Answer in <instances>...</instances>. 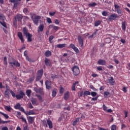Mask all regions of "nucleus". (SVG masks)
<instances>
[{"label":"nucleus","instance_id":"nucleus-14","mask_svg":"<svg viewBox=\"0 0 130 130\" xmlns=\"http://www.w3.org/2000/svg\"><path fill=\"white\" fill-rule=\"evenodd\" d=\"M108 83H109V84H110L111 85H114L115 82L114 80L113 79V77H111L110 79H109L108 80Z\"/></svg>","mask_w":130,"mask_h":130},{"label":"nucleus","instance_id":"nucleus-63","mask_svg":"<svg viewBox=\"0 0 130 130\" xmlns=\"http://www.w3.org/2000/svg\"><path fill=\"white\" fill-rule=\"evenodd\" d=\"M63 91H64V89L62 87H60V93L61 94L63 93Z\"/></svg>","mask_w":130,"mask_h":130},{"label":"nucleus","instance_id":"nucleus-20","mask_svg":"<svg viewBox=\"0 0 130 130\" xmlns=\"http://www.w3.org/2000/svg\"><path fill=\"white\" fill-rule=\"evenodd\" d=\"M25 114H26V115H34V114H35V112H34V111H33V110H30L29 112H27L26 113H25Z\"/></svg>","mask_w":130,"mask_h":130},{"label":"nucleus","instance_id":"nucleus-16","mask_svg":"<svg viewBox=\"0 0 130 130\" xmlns=\"http://www.w3.org/2000/svg\"><path fill=\"white\" fill-rule=\"evenodd\" d=\"M70 98V92L67 91L64 94V100H68Z\"/></svg>","mask_w":130,"mask_h":130},{"label":"nucleus","instance_id":"nucleus-52","mask_svg":"<svg viewBox=\"0 0 130 130\" xmlns=\"http://www.w3.org/2000/svg\"><path fill=\"white\" fill-rule=\"evenodd\" d=\"M52 27L53 29H54V30H55L56 31H57V30H58V26L52 25Z\"/></svg>","mask_w":130,"mask_h":130},{"label":"nucleus","instance_id":"nucleus-26","mask_svg":"<svg viewBox=\"0 0 130 130\" xmlns=\"http://www.w3.org/2000/svg\"><path fill=\"white\" fill-rule=\"evenodd\" d=\"M57 47L58 48H63V47H66V44H58Z\"/></svg>","mask_w":130,"mask_h":130},{"label":"nucleus","instance_id":"nucleus-6","mask_svg":"<svg viewBox=\"0 0 130 130\" xmlns=\"http://www.w3.org/2000/svg\"><path fill=\"white\" fill-rule=\"evenodd\" d=\"M17 36L20 40H21L22 43H24L25 40H24V38H23V34H22L21 32H18L17 34Z\"/></svg>","mask_w":130,"mask_h":130},{"label":"nucleus","instance_id":"nucleus-28","mask_svg":"<svg viewBox=\"0 0 130 130\" xmlns=\"http://www.w3.org/2000/svg\"><path fill=\"white\" fill-rule=\"evenodd\" d=\"M30 100H31V103L33 105H35V104H36V101H37L36 99L32 98L30 99Z\"/></svg>","mask_w":130,"mask_h":130},{"label":"nucleus","instance_id":"nucleus-4","mask_svg":"<svg viewBox=\"0 0 130 130\" xmlns=\"http://www.w3.org/2000/svg\"><path fill=\"white\" fill-rule=\"evenodd\" d=\"M40 19H41V16L38 15L36 16L34 18L32 17V20L35 25L38 24V22Z\"/></svg>","mask_w":130,"mask_h":130},{"label":"nucleus","instance_id":"nucleus-34","mask_svg":"<svg viewBox=\"0 0 130 130\" xmlns=\"http://www.w3.org/2000/svg\"><path fill=\"white\" fill-rule=\"evenodd\" d=\"M105 42H106V43H110V42H111V39L109 38H107L105 39Z\"/></svg>","mask_w":130,"mask_h":130},{"label":"nucleus","instance_id":"nucleus-5","mask_svg":"<svg viewBox=\"0 0 130 130\" xmlns=\"http://www.w3.org/2000/svg\"><path fill=\"white\" fill-rule=\"evenodd\" d=\"M25 96V93L23 92V91H20L19 92V94H16L15 95V97L18 99V100H20V99H22L24 98V96Z\"/></svg>","mask_w":130,"mask_h":130},{"label":"nucleus","instance_id":"nucleus-64","mask_svg":"<svg viewBox=\"0 0 130 130\" xmlns=\"http://www.w3.org/2000/svg\"><path fill=\"white\" fill-rule=\"evenodd\" d=\"M2 130H9V128L7 126H4L2 128Z\"/></svg>","mask_w":130,"mask_h":130},{"label":"nucleus","instance_id":"nucleus-59","mask_svg":"<svg viewBox=\"0 0 130 130\" xmlns=\"http://www.w3.org/2000/svg\"><path fill=\"white\" fill-rule=\"evenodd\" d=\"M26 59L28 60V61H29V62H31V61H32V60L31 59V58H29V56H26Z\"/></svg>","mask_w":130,"mask_h":130},{"label":"nucleus","instance_id":"nucleus-17","mask_svg":"<svg viewBox=\"0 0 130 130\" xmlns=\"http://www.w3.org/2000/svg\"><path fill=\"white\" fill-rule=\"evenodd\" d=\"M17 117L19 119H21L22 121H23V122H24V123H27V120H26V118L24 117V116H21L20 117L17 116Z\"/></svg>","mask_w":130,"mask_h":130},{"label":"nucleus","instance_id":"nucleus-43","mask_svg":"<svg viewBox=\"0 0 130 130\" xmlns=\"http://www.w3.org/2000/svg\"><path fill=\"white\" fill-rule=\"evenodd\" d=\"M116 13H117L118 15H121V16L122 15V14L121 13V10H120V9H117Z\"/></svg>","mask_w":130,"mask_h":130},{"label":"nucleus","instance_id":"nucleus-22","mask_svg":"<svg viewBox=\"0 0 130 130\" xmlns=\"http://www.w3.org/2000/svg\"><path fill=\"white\" fill-rule=\"evenodd\" d=\"M27 120L29 123H32V122H33V120H34V117L28 116L27 117Z\"/></svg>","mask_w":130,"mask_h":130},{"label":"nucleus","instance_id":"nucleus-54","mask_svg":"<svg viewBox=\"0 0 130 130\" xmlns=\"http://www.w3.org/2000/svg\"><path fill=\"white\" fill-rule=\"evenodd\" d=\"M10 93H11L12 97H16V94L13 91V90H10Z\"/></svg>","mask_w":130,"mask_h":130},{"label":"nucleus","instance_id":"nucleus-56","mask_svg":"<svg viewBox=\"0 0 130 130\" xmlns=\"http://www.w3.org/2000/svg\"><path fill=\"white\" fill-rule=\"evenodd\" d=\"M74 50H75V52H76V53H79V49H78V48H77V47H75L74 49Z\"/></svg>","mask_w":130,"mask_h":130},{"label":"nucleus","instance_id":"nucleus-49","mask_svg":"<svg viewBox=\"0 0 130 130\" xmlns=\"http://www.w3.org/2000/svg\"><path fill=\"white\" fill-rule=\"evenodd\" d=\"M122 91L124 93H126V92H127V87H123Z\"/></svg>","mask_w":130,"mask_h":130},{"label":"nucleus","instance_id":"nucleus-55","mask_svg":"<svg viewBox=\"0 0 130 130\" xmlns=\"http://www.w3.org/2000/svg\"><path fill=\"white\" fill-rule=\"evenodd\" d=\"M41 78H42V76H41L40 75H37V78H36V81H39V80H40V79H41Z\"/></svg>","mask_w":130,"mask_h":130},{"label":"nucleus","instance_id":"nucleus-37","mask_svg":"<svg viewBox=\"0 0 130 130\" xmlns=\"http://www.w3.org/2000/svg\"><path fill=\"white\" fill-rule=\"evenodd\" d=\"M80 120V118H77L75 120V121L73 123V125H75L77 124V123Z\"/></svg>","mask_w":130,"mask_h":130},{"label":"nucleus","instance_id":"nucleus-42","mask_svg":"<svg viewBox=\"0 0 130 130\" xmlns=\"http://www.w3.org/2000/svg\"><path fill=\"white\" fill-rule=\"evenodd\" d=\"M56 89H54L52 91V97H54L55 96H56Z\"/></svg>","mask_w":130,"mask_h":130},{"label":"nucleus","instance_id":"nucleus-8","mask_svg":"<svg viewBox=\"0 0 130 130\" xmlns=\"http://www.w3.org/2000/svg\"><path fill=\"white\" fill-rule=\"evenodd\" d=\"M45 85L46 89H48V90H50V89H51V82H49V81H46Z\"/></svg>","mask_w":130,"mask_h":130},{"label":"nucleus","instance_id":"nucleus-21","mask_svg":"<svg viewBox=\"0 0 130 130\" xmlns=\"http://www.w3.org/2000/svg\"><path fill=\"white\" fill-rule=\"evenodd\" d=\"M45 55L47 57H49V56H51V52L49 50L46 51L45 53Z\"/></svg>","mask_w":130,"mask_h":130},{"label":"nucleus","instance_id":"nucleus-23","mask_svg":"<svg viewBox=\"0 0 130 130\" xmlns=\"http://www.w3.org/2000/svg\"><path fill=\"white\" fill-rule=\"evenodd\" d=\"M31 92H32V91L31 90V89H27L26 91V94L27 97H29V98H30V96H31Z\"/></svg>","mask_w":130,"mask_h":130},{"label":"nucleus","instance_id":"nucleus-13","mask_svg":"<svg viewBox=\"0 0 130 130\" xmlns=\"http://www.w3.org/2000/svg\"><path fill=\"white\" fill-rule=\"evenodd\" d=\"M78 39L79 44L81 45V46H83L84 45V41H83V39L81 38V36H79L78 37Z\"/></svg>","mask_w":130,"mask_h":130},{"label":"nucleus","instance_id":"nucleus-53","mask_svg":"<svg viewBox=\"0 0 130 130\" xmlns=\"http://www.w3.org/2000/svg\"><path fill=\"white\" fill-rule=\"evenodd\" d=\"M102 15H103V16H104L105 17H107V16H108L107 12H106V11L103 12Z\"/></svg>","mask_w":130,"mask_h":130},{"label":"nucleus","instance_id":"nucleus-33","mask_svg":"<svg viewBox=\"0 0 130 130\" xmlns=\"http://www.w3.org/2000/svg\"><path fill=\"white\" fill-rule=\"evenodd\" d=\"M36 96L38 97L40 102H43V99H42V96H41V95L37 94Z\"/></svg>","mask_w":130,"mask_h":130},{"label":"nucleus","instance_id":"nucleus-50","mask_svg":"<svg viewBox=\"0 0 130 130\" xmlns=\"http://www.w3.org/2000/svg\"><path fill=\"white\" fill-rule=\"evenodd\" d=\"M6 110H8V111H11L12 108L10 106H6Z\"/></svg>","mask_w":130,"mask_h":130},{"label":"nucleus","instance_id":"nucleus-38","mask_svg":"<svg viewBox=\"0 0 130 130\" xmlns=\"http://www.w3.org/2000/svg\"><path fill=\"white\" fill-rule=\"evenodd\" d=\"M108 95H110V92H109V91H105L104 92V97H107Z\"/></svg>","mask_w":130,"mask_h":130},{"label":"nucleus","instance_id":"nucleus-35","mask_svg":"<svg viewBox=\"0 0 130 130\" xmlns=\"http://www.w3.org/2000/svg\"><path fill=\"white\" fill-rule=\"evenodd\" d=\"M14 66H15V67H17V68H20L21 64H20V63H19L18 61H14Z\"/></svg>","mask_w":130,"mask_h":130},{"label":"nucleus","instance_id":"nucleus-41","mask_svg":"<svg viewBox=\"0 0 130 130\" xmlns=\"http://www.w3.org/2000/svg\"><path fill=\"white\" fill-rule=\"evenodd\" d=\"M1 114L3 115L4 116V117H5V118H6L7 119H8V118H9V115L7 114H5L3 112H1Z\"/></svg>","mask_w":130,"mask_h":130},{"label":"nucleus","instance_id":"nucleus-15","mask_svg":"<svg viewBox=\"0 0 130 130\" xmlns=\"http://www.w3.org/2000/svg\"><path fill=\"white\" fill-rule=\"evenodd\" d=\"M26 37H27V42H31L32 41V35L28 34L25 36Z\"/></svg>","mask_w":130,"mask_h":130},{"label":"nucleus","instance_id":"nucleus-48","mask_svg":"<svg viewBox=\"0 0 130 130\" xmlns=\"http://www.w3.org/2000/svg\"><path fill=\"white\" fill-rule=\"evenodd\" d=\"M111 130H116V125L113 124L111 126Z\"/></svg>","mask_w":130,"mask_h":130},{"label":"nucleus","instance_id":"nucleus-39","mask_svg":"<svg viewBox=\"0 0 130 130\" xmlns=\"http://www.w3.org/2000/svg\"><path fill=\"white\" fill-rule=\"evenodd\" d=\"M90 95H91L92 97H95L97 95V92L95 91H92L91 92H90Z\"/></svg>","mask_w":130,"mask_h":130},{"label":"nucleus","instance_id":"nucleus-45","mask_svg":"<svg viewBox=\"0 0 130 130\" xmlns=\"http://www.w3.org/2000/svg\"><path fill=\"white\" fill-rule=\"evenodd\" d=\"M5 16H4V15L3 14L0 15V20L1 21H5Z\"/></svg>","mask_w":130,"mask_h":130},{"label":"nucleus","instance_id":"nucleus-25","mask_svg":"<svg viewBox=\"0 0 130 130\" xmlns=\"http://www.w3.org/2000/svg\"><path fill=\"white\" fill-rule=\"evenodd\" d=\"M23 34L24 35H25V36L26 35H27V34H29V33H28V29H27V28H26V27H23Z\"/></svg>","mask_w":130,"mask_h":130},{"label":"nucleus","instance_id":"nucleus-31","mask_svg":"<svg viewBox=\"0 0 130 130\" xmlns=\"http://www.w3.org/2000/svg\"><path fill=\"white\" fill-rule=\"evenodd\" d=\"M88 6H89V7H91V8H94V7L97 6V4L95 2H93L92 3L89 4Z\"/></svg>","mask_w":130,"mask_h":130},{"label":"nucleus","instance_id":"nucleus-36","mask_svg":"<svg viewBox=\"0 0 130 130\" xmlns=\"http://www.w3.org/2000/svg\"><path fill=\"white\" fill-rule=\"evenodd\" d=\"M90 89H91L92 90H93V91H95V92H97V91H98V89H96V88H95L93 85H90Z\"/></svg>","mask_w":130,"mask_h":130},{"label":"nucleus","instance_id":"nucleus-46","mask_svg":"<svg viewBox=\"0 0 130 130\" xmlns=\"http://www.w3.org/2000/svg\"><path fill=\"white\" fill-rule=\"evenodd\" d=\"M47 22L49 24H51V23H52V21H51V19L50 18H49V17L47 18Z\"/></svg>","mask_w":130,"mask_h":130},{"label":"nucleus","instance_id":"nucleus-1","mask_svg":"<svg viewBox=\"0 0 130 130\" xmlns=\"http://www.w3.org/2000/svg\"><path fill=\"white\" fill-rule=\"evenodd\" d=\"M43 124L45 125V126H46V127H48V125L49 126V128L50 129L53 127V125L52 124V121H51V120H50V119H48L47 120V123H46V121H44Z\"/></svg>","mask_w":130,"mask_h":130},{"label":"nucleus","instance_id":"nucleus-47","mask_svg":"<svg viewBox=\"0 0 130 130\" xmlns=\"http://www.w3.org/2000/svg\"><path fill=\"white\" fill-rule=\"evenodd\" d=\"M54 38V36H50L49 38V41L51 43V41H52V40Z\"/></svg>","mask_w":130,"mask_h":130},{"label":"nucleus","instance_id":"nucleus-12","mask_svg":"<svg viewBox=\"0 0 130 130\" xmlns=\"http://www.w3.org/2000/svg\"><path fill=\"white\" fill-rule=\"evenodd\" d=\"M98 63L100 66H105V64H106V61L105 60L100 59L98 60Z\"/></svg>","mask_w":130,"mask_h":130},{"label":"nucleus","instance_id":"nucleus-57","mask_svg":"<svg viewBox=\"0 0 130 130\" xmlns=\"http://www.w3.org/2000/svg\"><path fill=\"white\" fill-rule=\"evenodd\" d=\"M54 22H55V24H56V25H58L59 24L60 21L57 20V19H55L54 20Z\"/></svg>","mask_w":130,"mask_h":130},{"label":"nucleus","instance_id":"nucleus-62","mask_svg":"<svg viewBox=\"0 0 130 130\" xmlns=\"http://www.w3.org/2000/svg\"><path fill=\"white\" fill-rule=\"evenodd\" d=\"M96 69H97V70H98V71H102V67H101V66H99V67H98L97 68H96Z\"/></svg>","mask_w":130,"mask_h":130},{"label":"nucleus","instance_id":"nucleus-44","mask_svg":"<svg viewBox=\"0 0 130 130\" xmlns=\"http://www.w3.org/2000/svg\"><path fill=\"white\" fill-rule=\"evenodd\" d=\"M33 81H34V77H31L28 80L27 83H32Z\"/></svg>","mask_w":130,"mask_h":130},{"label":"nucleus","instance_id":"nucleus-29","mask_svg":"<svg viewBox=\"0 0 130 130\" xmlns=\"http://www.w3.org/2000/svg\"><path fill=\"white\" fill-rule=\"evenodd\" d=\"M101 24V21H100V20H98L94 22V26L95 27H98V26H99V25H100Z\"/></svg>","mask_w":130,"mask_h":130},{"label":"nucleus","instance_id":"nucleus-32","mask_svg":"<svg viewBox=\"0 0 130 130\" xmlns=\"http://www.w3.org/2000/svg\"><path fill=\"white\" fill-rule=\"evenodd\" d=\"M21 105L19 103H17L15 106V109H20L21 108Z\"/></svg>","mask_w":130,"mask_h":130},{"label":"nucleus","instance_id":"nucleus-9","mask_svg":"<svg viewBox=\"0 0 130 130\" xmlns=\"http://www.w3.org/2000/svg\"><path fill=\"white\" fill-rule=\"evenodd\" d=\"M34 90L36 93H39V94H42L43 93V89L41 88L38 89L37 87H34Z\"/></svg>","mask_w":130,"mask_h":130},{"label":"nucleus","instance_id":"nucleus-11","mask_svg":"<svg viewBox=\"0 0 130 130\" xmlns=\"http://www.w3.org/2000/svg\"><path fill=\"white\" fill-rule=\"evenodd\" d=\"M43 30H44V25H43V24H40L38 29V33H39V32H43Z\"/></svg>","mask_w":130,"mask_h":130},{"label":"nucleus","instance_id":"nucleus-51","mask_svg":"<svg viewBox=\"0 0 130 130\" xmlns=\"http://www.w3.org/2000/svg\"><path fill=\"white\" fill-rule=\"evenodd\" d=\"M103 108L104 111H107V107L105 105H103Z\"/></svg>","mask_w":130,"mask_h":130},{"label":"nucleus","instance_id":"nucleus-18","mask_svg":"<svg viewBox=\"0 0 130 130\" xmlns=\"http://www.w3.org/2000/svg\"><path fill=\"white\" fill-rule=\"evenodd\" d=\"M12 90H6L5 91V97H6L7 98H9V96H10V92H11Z\"/></svg>","mask_w":130,"mask_h":130},{"label":"nucleus","instance_id":"nucleus-60","mask_svg":"<svg viewBox=\"0 0 130 130\" xmlns=\"http://www.w3.org/2000/svg\"><path fill=\"white\" fill-rule=\"evenodd\" d=\"M98 100V96L95 97V98H92L91 99V100L92 101H97V100Z\"/></svg>","mask_w":130,"mask_h":130},{"label":"nucleus","instance_id":"nucleus-24","mask_svg":"<svg viewBox=\"0 0 130 130\" xmlns=\"http://www.w3.org/2000/svg\"><path fill=\"white\" fill-rule=\"evenodd\" d=\"M79 84V82L77 81L75 83L73 84L72 87V90L73 91H76V85H78Z\"/></svg>","mask_w":130,"mask_h":130},{"label":"nucleus","instance_id":"nucleus-2","mask_svg":"<svg viewBox=\"0 0 130 130\" xmlns=\"http://www.w3.org/2000/svg\"><path fill=\"white\" fill-rule=\"evenodd\" d=\"M117 18H118V15L116 13H114L109 16L108 19L110 22H112V21H114Z\"/></svg>","mask_w":130,"mask_h":130},{"label":"nucleus","instance_id":"nucleus-7","mask_svg":"<svg viewBox=\"0 0 130 130\" xmlns=\"http://www.w3.org/2000/svg\"><path fill=\"white\" fill-rule=\"evenodd\" d=\"M15 21L17 22V21H18L20 22L23 19V16L21 14H17V15L15 17Z\"/></svg>","mask_w":130,"mask_h":130},{"label":"nucleus","instance_id":"nucleus-27","mask_svg":"<svg viewBox=\"0 0 130 130\" xmlns=\"http://www.w3.org/2000/svg\"><path fill=\"white\" fill-rule=\"evenodd\" d=\"M42 75H43V69H41L38 71V76H41L42 77Z\"/></svg>","mask_w":130,"mask_h":130},{"label":"nucleus","instance_id":"nucleus-3","mask_svg":"<svg viewBox=\"0 0 130 130\" xmlns=\"http://www.w3.org/2000/svg\"><path fill=\"white\" fill-rule=\"evenodd\" d=\"M72 71L73 74L75 76H78V75L80 74V69H79V67H78L77 66H74V67H73Z\"/></svg>","mask_w":130,"mask_h":130},{"label":"nucleus","instance_id":"nucleus-19","mask_svg":"<svg viewBox=\"0 0 130 130\" xmlns=\"http://www.w3.org/2000/svg\"><path fill=\"white\" fill-rule=\"evenodd\" d=\"M121 28L123 31H125V29L126 28V26L125 25V21L122 22Z\"/></svg>","mask_w":130,"mask_h":130},{"label":"nucleus","instance_id":"nucleus-40","mask_svg":"<svg viewBox=\"0 0 130 130\" xmlns=\"http://www.w3.org/2000/svg\"><path fill=\"white\" fill-rule=\"evenodd\" d=\"M0 24H1V25H2V26H3V27H5V28H7V24L6 23V22L0 21Z\"/></svg>","mask_w":130,"mask_h":130},{"label":"nucleus","instance_id":"nucleus-58","mask_svg":"<svg viewBox=\"0 0 130 130\" xmlns=\"http://www.w3.org/2000/svg\"><path fill=\"white\" fill-rule=\"evenodd\" d=\"M125 127H126V125H125V124L122 123L121 124V129H123V128H125Z\"/></svg>","mask_w":130,"mask_h":130},{"label":"nucleus","instance_id":"nucleus-10","mask_svg":"<svg viewBox=\"0 0 130 130\" xmlns=\"http://www.w3.org/2000/svg\"><path fill=\"white\" fill-rule=\"evenodd\" d=\"M45 64L47 67H50L51 66V62L50 61V60H49L48 58H46L45 59Z\"/></svg>","mask_w":130,"mask_h":130},{"label":"nucleus","instance_id":"nucleus-61","mask_svg":"<svg viewBox=\"0 0 130 130\" xmlns=\"http://www.w3.org/2000/svg\"><path fill=\"white\" fill-rule=\"evenodd\" d=\"M19 110H20V111H22L24 113H26V112H25V109H24L23 107H20V108H19Z\"/></svg>","mask_w":130,"mask_h":130},{"label":"nucleus","instance_id":"nucleus-30","mask_svg":"<svg viewBox=\"0 0 130 130\" xmlns=\"http://www.w3.org/2000/svg\"><path fill=\"white\" fill-rule=\"evenodd\" d=\"M89 95H91V92L89 91H84V93H83V95L85 97V96H88Z\"/></svg>","mask_w":130,"mask_h":130}]
</instances>
